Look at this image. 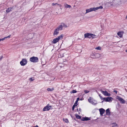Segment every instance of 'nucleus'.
I'll list each match as a JSON object with an SVG mask.
<instances>
[{
  "mask_svg": "<svg viewBox=\"0 0 127 127\" xmlns=\"http://www.w3.org/2000/svg\"><path fill=\"white\" fill-rule=\"evenodd\" d=\"M59 40H53V41H52V42L53 43L55 44L57 42H58Z\"/></svg>",
  "mask_w": 127,
  "mask_h": 127,
  "instance_id": "c85d7f7f",
  "label": "nucleus"
},
{
  "mask_svg": "<svg viewBox=\"0 0 127 127\" xmlns=\"http://www.w3.org/2000/svg\"><path fill=\"white\" fill-rule=\"evenodd\" d=\"M106 114L108 115L109 116L110 115V111L109 108L107 109L106 110Z\"/></svg>",
  "mask_w": 127,
  "mask_h": 127,
  "instance_id": "2eb2a0df",
  "label": "nucleus"
},
{
  "mask_svg": "<svg viewBox=\"0 0 127 127\" xmlns=\"http://www.w3.org/2000/svg\"><path fill=\"white\" fill-rule=\"evenodd\" d=\"M52 106L50 105L49 104H47V105L44 107L43 109V111H48L51 108Z\"/></svg>",
  "mask_w": 127,
  "mask_h": 127,
  "instance_id": "39448f33",
  "label": "nucleus"
},
{
  "mask_svg": "<svg viewBox=\"0 0 127 127\" xmlns=\"http://www.w3.org/2000/svg\"><path fill=\"white\" fill-rule=\"evenodd\" d=\"M79 100V97H78L77 98V99H76V101L77 102H78V101Z\"/></svg>",
  "mask_w": 127,
  "mask_h": 127,
  "instance_id": "e433bc0d",
  "label": "nucleus"
},
{
  "mask_svg": "<svg viewBox=\"0 0 127 127\" xmlns=\"http://www.w3.org/2000/svg\"><path fill=\"white\" fill-rule=\"evenodd\" d=\"M27 61L26 59H23L20 62V63L22 66H24L27 63Z\"/></svg>",
  "mask_w": 127,
  "mask_h": 127,
  "instance_id": "423d86ee",
  "label": "nucleus"
},
{
  "mask_svg": "<svg viewBox=\"0 0 127 127\" xmlns=\"http://www.w3.org/2000/svg\"><path fill=\"white\" fill-rule=\"evenodd\" d=\"M112 127H115L116 126H117L118 127V125L116 123H113L112 124Z\"/></svg>",
  "mask_w": 127,
  "mask_h": 127,
  "instance_id": "4be33fe9",
  "label": "nucleus"
},
{
  "mask_svg": "<svg viewBox=\"0 0 127 127\" xmlns=\"http://www.w3.org/2000/svg\"><path fill=\"white\" fill-rule=\"evenodd\" d=\"M78 102H77L76 101L75 103H74V104L73 105L75 106H77V103Z\"/></svg>",
  "mask_w": 127,
  "mask_h": 127,
  "instance_id": "2f4dec72",
  "label": "nucleus"
},
{
  "mask_svg": "<svg viewBox=\"0 0 127 127\" xmlns=\"http://www.w3.org/2000/svg\"><path fill=\"white\" fill-rule=\"evenodd\" d=\"M63 35L62 34L60 36L58 37L57 38H56L54 39L53 40H60V39H62Z\"/></svg>",
  "mask_w": 127,
  "mask_h": 127,
  "instance_id": "ddd939ff",
  "label": "nucleus"
},
{
  "mask_svg": "<svg viewBox=\"0 0 127 127\" xmlns=\"http://www.w3.org/2000/svg\"><path fill=\"white\" fill-rule=\"evenodd\" d=\"M115 1V0H105L103 1L102 3L104 4L110 6L113 4Z\"/></svg>",
  "mask_w": 127,
  "mask_h": 127,
  "instance_id": "f03ea898",
  "label": "nucleus"
},
{
  "mask_svg": "<svg viewBox=\"0 0 127 127\" xmlns=\"http://www.w3.org/2000/svg\"><path fill=\"white\" fill-rule=\"evenodd\" d=\"M84 92L85 94H87L89 92V91H87V90H85L84 91Z\"/></svg>",
  "mask_w": 127,
  "mask_h": 127,
  "instance_id": "473e14b6",
  "label": "nucleus"
},
{
  "mask_svg": "<svg viewBox=\"0 0 127 127\" xmlns=\"http://www.w3.org/2000/svg\"><path fill=\"white\" fill-rule=\"evenodd\" d=\"M11 36L10 35H9L8 36L4 37L3 38L0 39V40H4L5 39L7 38H8V39H9V38Z\"/></svg>",
  "mask_w": 127,
  "mask_h": 127,
  "instance_id": "a211bd4d",
  "label": "nucleus"
},
{
  "mask_svg": "<svg viewBox=\"0 0 127 127\" xmlns=\"http://www.w3.org/2000/svg\"><path fill=\"white\" fill-rule=\"evenodd\" d=\"M118 35L120 37H121L123 35V33L122 32H120L117 33Z\"/></svg>",
  "mask_w": 127,
  "mask_h": 127,
  "instance_id": "dca6fc26",
  "label": "nucleus"
},
{
  "mask_svg": "<svg viewBox=\"0 0 127 127\" xmlns=\"http://www.w3.org/2000/svg\"><path fill=\"white\" fill-rule=\"evenodd\" d=\"M100 114L101 116H102L103 114L105 112V110L102 108H101L99 110Z\"/></svg>",
  "mask_w": 127,
  "mask_h": 127,
  "instance_id": "9d476101",
  "label": "nucleus"
},
{
  "mask_svg": "<svg viewBox=\"0 0 127 127\" xmlns=\"http://www.w3.org/2000/svg\"><path fill=\"white\" fill-rule=\"evenodd\" d=\"M38 58L36 57H33L30 58V61L33 63H36L38 61Z\"/></svg>",
  "mask_w": 127,
  "mask_h": 127,
  "instance_id": "20e7f679",
  "label": "nucleus"
},
{
  "mask_svg": "<svg viewBox=\"0 0 127 127\" xmlns=\"http://www.w3.org/2000/svg\"><path fill=\"white\" fill-rule=\"evenodd\" d=\"M59 30L57 28L54 31V32L53 33V35L55 36H56L59 33Z\"/></svg>",
  "mask_w": 127,
  "mask_h": 127,
  "instance_id": "f8f14e48",
  "label": "nucleus"
},
{
  "mask_svg": "<svg viewBox=\"0 0 127 127\" xmlns=\"http://www.w3.org/2000/svg\"><path fill=\"white\" fill-rule=\"evenodd\" d=\"M90 120V119L88 117H85L83 118L82 120L83 121H88Z\"/></svg>",
  "mask_w": 127,
  "mask_h": 127,
  "instance_id": "4468645a",
  "label": "nucleus"
},
{
  "mask_svg": "<svg viewBox=\"0 0 127 127\" xmlns=\"http://www.w3.org/2000/svg\"><path fill=\"white\" fill-rule=\"evenodd\" d=\"M113 100V98L110 96H108L107 97L105 98V101L106 102H111Z\"/></svg>",
  "mask_w": 127,
  "mask_h": 127,
  "instance_id": "6e6552de",
  "label": "nucleus"
},
{
  "mask_svg": "<svg viewBox=\"0 0 127 127\" xmlns=\"http://www.w3.org/2000/svg\"><path fill=\"white\" fill-rule=\"evenodd\" d=\"M35 127H38V126L36 125Z\"/></svg>",
  "mask_w": 127,
  "mask_h": 127,
  "instance_id": "79ce46f5",
  "label": "nucleus"
},
{
  "mask_svg": "<svg viewBox=\"0 0 127 127\" xmlns=\"http://www.w3.org/2000/svg\"><path fill=\"white\" fill-rule=\"evenodd\" d=\"M88 101L91 104H92L93 105H95V103L94 102H93V98L91 97H90L88 99Z\"/></svg>",
  "mask_w": 127,
  "mask_h": 127,
  "instance_id": "9b49d317",
  "label": "nucleus"
},
{
  "mask_svg": "<svg viewBox=\"0 0 127 127\" xmlns=\"http://www.w3.org/2000/svg\"><path fill=\"white\" fill-rule=\"evenodd\" d=\"M79 111H80V110H81V109H80V108H79Z\"/></svg>",
  "mask_w": 127,
  "mask_h": 127,
  "instance_id": "c03bdc74",
  "label": "nucleus"
},
{
  "mask_svg": "<svg viewBox=\"0 0 127 127\" xmlns=\"http://www.w3.org/2000/svg\"><path fill=\"white\" fill-rule=\"evenodd\" d=\"M125 51L126 52H127V49L126 50H125Z\"/></svg>",
  "mask_w": 127,
  "mask_h": 127,
  "instance_id": "37998d69",
  "label": "nucleus"
},
{
  "mask_svg": "<svg viewBox=\"0 0 127 127\" xmlns=\"http://www.w3.org/2000/svg\"><path fill=\"white\" fill-rule=\"evenodd\" d=\"M81 46H76V49H77V50L78 51H77V52H78L79 53L81 52V51L80 49H78L77 48H80L81 47Z\"/></svg>",
  "mask_w": 127,
  "mask_h": 127,
  "instance_id": "aec40b11",
  "label": "nucleus"
},
{
  "mask_svg": "<svg viewBox=\"0 0 127 127\" xmlns=\"http://www.w3.org/2000/svg\"><path fill=\"white\" fill-rule=\"evenodd\" d=\"M103 8V7L102 6H100L99 7H93V8H90L86 9V12L85 13V14H86L88 13H89L90 12L93 11H96L98 9H102Z\"/></svg>",
  "mask_w": 127,
  "mask_h": 127,
  "instance_id": "7ed1b4c3",
  "label": "nucleus"
},
{
  "mask_svg": "<svg viewBox=\"0 0 127 127\" xmlns=\"http://www.w3.org/2000/svg\"><path fill=\"white\" fill-rule=\"evenodd\" d=\"M59 57L60 58L62 57H64V55L63 53H60L59 55Z\"/></svg>",
  "mask_w": 127,
  "mask_h": 127,
  "instance_id": "6ab92c4d",
  "label": "nucleus"
},
{
  "mask_svg": "<svg viewBox=\"0 0 127 127\" xmlns=\"http://www.w3.org/2000/svg\"><path fill=\"white\" fill-rule=\"evenodd\" d=\"M80 100H82V99H81Z\"/></svg>",
  "mask_w": 127,
  "mask_h": 127,
  "instance_id": "49530a36",
  "label": "nucleus"
},
{
  "mask_svg": "<svg viewBox=\"0 0 127 127\" xmlns=\"http://www.w3.org/2000/svg\"><path fill=\"white\" fill-rule=\"evenodd\" d=\"M96 91V92L99 95V97H100V96H101V95H100V94H99V93H98L97 91Z\"/></svg>",
  "mask_w": 127,
  "mask_h": 127,
  "instance_id": "ea45409f",
  "label": "nucleus"
},
{
  "mask_svg": "<svg viewBox=\"0 0 127 127\" xmlns=\"http://www.w3.org/2000/svg\"><path fill=\"white\" fill-rule=\"evenodd\" d=\"M12 8L11 7L9 8H8L6 10V12H9L11 10Z\"/></svg>",
  "mask_w": 127,
  "mask_h": 127,
  "instance_id": "b1692460",
  "label": "nucleus"
},
{
  "mask_svg": "<svg viewBox=\"0 0 127 127\" xmlns=\"http://www.w3.org/2000/svg\"><path fill=\"white\" fill-rule=\"evenodd\" d=\"M98 36L97 35L89 33H86L84 35L85 38H88L90 39H94L97 37Z\"/></svg>",
  "mask_w": 127,
  "mask_h": 127,
  "instance_id": "f257e3e1",
  "label": "nucleus"
},
{
  "mask_svg": "<svg viewBox=\"0 0 127 127\" xmlns=\"http://www.w3.org/2000/svg\"><path fill=\"white\" fill-rule=\"evenodd\" d=\"M100 98L102 100L103 99L105 101V98H103L101 96H100Z\"/></svg>",
  "mask_w": 127,
  "mask_h": 127,
  "instance_id": "72a5a7b5",
  "label": "nucleus"
},
{
  "mask_svg": "<svg viewBox=\"0 0 127 127\" xmlns=\"http://www.w3.org/2000/svg\"><path fill=\"white\" fill-rule=\"evenodd\" d=\"M57 4V3H52V5H53L54 6V5H56Z\"/></svg>",
  "mask_w": 127,
  "mask_h": 127,
  "instance_id": "4c0bfd02",
  "label": "nucleus"
},
{
  "mask_svg": "<svg viewBox=\"0 0 127 127\" xmlns=\"http://www.w3.org/2000/svg\"><path fill=\"white\" fill-rule=\"evenodd\" d=\"M63 121L65 123H68V120L66 119H64Z\"/></svg>",
  "mask_w": 127,
  "mask_h": 127,
  "instance_id": "bb28decb",
  "label": "nucleus"
},
{
  "mask_svg": "<svg viewBox=\"0 0 127 127\" xmlns=\"http://www.w3.org/2000/svg\"><path fill=\"white\" fill-rule=\"evenodd\" d=\"M57 5L59 6H61V4H57Z\"/></svg>",
  "mask_w": 127,
  "mask_h": 127,
  "instance_id": "a19ab883",
  "label": "nucleus"
},
{
  "mask_svg": "<svg viewBox=\"0 0 127 127\" xmlns=\"http://www.w3.org/2000/svg\"><path fill=\"white\" fill-rule=\"evenodd\" d=\"M116 98L120 101L122 104H124L126 102L124 100L118 96H117Z\"/></svg>",
  "mask_w": 127,
  "mask_h": 127,
  "instance_id": "0eeeda50",
  "label": "nucleus"
},
{
  "mask_svg": "<svg viewBox=\"0 0 127 127\" xmlns=\"http://www.w3.org/2000/svg\"><path fill=\"white\" fill-rule=\"evenodd\" d=\"M126 18H127V15L126 16Z\"/></svg>",
  "mask_w": 127,
  "mask_h": 127,
  "instance_id": "a18cd8bd",
  "label": "nucleus"
},
{
  "mask_svg": "<svg viewBox=\"0 0 127 127\" xmlns=\"http://www.w3.org/2000/svg\"><path fill=\"white\" fill-rule=\"evenodd\" d=\"M77 92V91L76 90H73L71 92V93H75Z\"/></svg>",
  "mask_w": 127,
  "mask_h": 127,
  "instance_id": "7c9ffc66",
  "label": "nucleus"
},
{
  "mask_svg": "<svg viewBox=\"0 0 127 127\" xmlns=\"http://www.w3.org/2000/svg\"><path fill=\"white\" fill-rule=\"evenodd\" d=\"M113 92H115L116 94H117V91L115 90H114L113 91Z\"/></svg>",
  "mask_w": 127,
  "mask_h": 127,
  "instance_id": "58836bf2",
  "label": "nucleus"
},
{
  "mask_svg": "<svg viewBox=\"0 0 127 127\" xmlns=\"http://www.w3.org/2000/svg\"><path fill=\"white\" fill-rule=\"evenodd\" d=\"M60 25L62 27V28H63V27H67V26L66 25H65V24L63 23H61Z\"/></svg>",
  "mask_w": 127,
  "mask_h": 127,
  "instance_id": "f3484780",
  "label": "nucleus"
},
{
  "mask_svg": "<svg viewBox=\"0 0 127 127\" xmlns=\"http://www.w3.org/2000/svg\"><path fill=\"white\" fill-rule=\"evenodd\" d=\"M29 80L31 81H32L34 80V79H32V78H30Z\"/></svg>",
  "mask_w": 127,
  "mask_h": 127,
  "instance_id": "c9c22d12",
  "label": "nucleus"
},
{
  "mask_svg": "<svg viewBox=\"0 0 127 127\" xmlns=\"http://www.w3.org/2000/svg\"><path fill=\"white\" fill-rule=\"evenodd\" d=\"M69 55L68 54H66L64 56L65 57V59L66 60H68V58L69 57Z\"/></svg>",
  "mask_w": 127,
  "mask_h": 127,
  "instance_id": "5701e85b",
  "label": "nucleus"
},
{
  "mask_svg": "<svg viewBox=\"0 0 127 127\" xmlns=\"http://www.w3.org/2000/svg\"><path fill=\"white\" fill-rule=\"evenodd\" d=\"M75 116L76 118L78 119H80L81 118V117L78 114H76Z\"/></svg>",
  "mask_w": 127,
  "mask_h": 127,
  "instance_id": "a878e982",
  "label": "nucleus"
},
{
  "mask_svg": "<svg viewBox=\"0 0 127 127\" xmlns=\"http://www.w3.org/2000/svg\"><path fill=\"white\" fill-rule=\"evenodd\" d=\"M54 89L53 88H52L51 89H50V88H48L47 89V90L48 91H52L53 90H54Z\"/></svg>",
  "mask_w": 127,
  "mask_h": 127,
  "instance_id": "393cba45",
  "label": "nucleus"
},
{
  "mask_svg": "<svg viewBox=\"0 0 127 127\" xmlns=\"http://www.w3.org/2000/svg\"><path fill=\"white\" fill-rule=\"evenodd\" d=\"M75 106L74 105H73V106H72V110H73L74 109V108H75Z\"/></svg>",
  "mask_w": 127,
  "mask_h": 127,
  "instance_id": "f704fd0d",
  "label": "nucleus"
},
{
  "mask_svg": "<svg viewBox=\"0 0 127 127\" xmlns=\"http://www.w3.org/2000/svg\"><path fill=\"white\" fill-rule=\"evenodd\" d=\"M95 49L98 50H100L101 49V48L100 46H98L95 48Z\"/></svg>",
  "mask_w": 127,
  "mask_h": 127,
  "instance_id": "cd10ccee",
  "label": "nucleus"
},
{
  "mask_svg": "<svg viewBox=\"0 0 127 127\" xmlns=\"http://www.w3.org/2000/svg\"><path fill=\"white\" fill-rule=\"evenodd\" d=\"M57 28L59 30H61L63 29V28L60 25Z\"/></svg>",
  "mask_w": 127,
  "mask_h": 127,
  "instance_id": "c756f323",
  "label": "nucleus"
},
{
  "mask_svg": "<svg viewBox=\"0 0 127 127\" xmlns=\"http://www.w3.org/2000/svg\"><path fill=\"white\" fill-rule=\"evenodd\" d=\"M65 6L66 8H70L71 7V5H69L66 3L65 4Z\"/></svg>",
  "mask_w": 127,
  "mask_h": 127,
  "instance_id": "412c9836",
  "label": "nucleus"
},
{
  "mask_svg": "<svg viewBox=\"0 0 127 127\" xmlns=\"http://www.w3.org/2000/svg\"><path fill=\"white\" fill-rule=\"evenodd\" d=\"M100 91L101 93L105 96H109L110 95V93H108V92L106 91H104L102 90H101Z\"/></svg>",
  "mask_w": 127,
  "mask_h": 127,
  "instance_id": "1a4fd4ad",
  "label": "nucleus"
}]
</instances>
